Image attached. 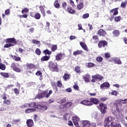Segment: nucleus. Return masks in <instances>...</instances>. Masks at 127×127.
<instances>
[{
    "instance_id": "nucleus-1",
    "label": "nucleus",
    "mask_w": 127,
    "mask_h": 127,
    "mask_svg": "<svg viewBox=\"0 0 127 127\" xmlns=\"http://www.w3.org/2000/svg\"><path fill=\"white\" fill-rule=\"evenodd\" d=\"M115 119L112 117H108L105 119L104 121V127H122L120 123H114Z\"/></svg>"
},
{
    "instance_id": "nucleus-2",
    "label": "nucleus",
    "mask_w": 127,
    "mask_h": 127,
    "mask_svg": "<svg viewBox=\"0 0 127 127\" xmlns=\"http://www.w3.org/2000/svg\"><path fill=\"white\" fill-rule=\"evenodd\" d=\"M115 102H116V103L114 104V106H116V110L117 111L116 114L119 116L118 119L123 121L124 120V115L120 113V109H119L118 105H120V104H127V98L124 100H122L121 99H116Z\"/></svg>"
},
{
    "instance_id": "nucleus-3",
    "label": "nucleus",
    "mask_w": 127,
    "mask_h": 127,
    "mask_svg": "<svg viewBox=\"0 0 127 127\" xmlns=\"http://www.w3.org/2000/svg\"><path fill=\"white\" fill-rule=\"evenodd\" d=\"M30 108H34V109H38V110H43V111H46L47 106H42V103L39 102L36 104L35 102H32L29 104Z\"/></svg>"
},
{
    "instance_id": "nucleus-4",
    "label": "nucleus",
    "mask_w": 127,
    "mask_h": 127,
    "mask_svg": "<svg viewBox=\"0 0 127 127\" xmlns=\"http://www.w3.org/2000/svg\"><path fill=\"white\" fill-rule=\"evenodd\" d=\"M5 41L7 43L4 46V48H8V47H11V46H14L16 44V41L14 38H8L5 40Z\"/></svg>"
},
{
    "instance_id": "nucleus-5",
    "label": "nucleus",
    "mask_w": 127,
    "mask_h": 127,
    "mask_svg": "<svg viewBox=\"0 0 127 127\" xmlns=\"http://www.w3.org/2000/svg\"><path fill=\"white\" fill-rule=\"evenodd\" d=\"M73 123L76 127H80V124H79V122H80V118L76 115L72 117Z\"/></svg>"
},
{
    "instance_id": "nucleus-6",
    "label": "nucleus",
    "mask_w": 127,
    "mask_h": 127,
    "mask_svg": "<svg viewBox=\"0 0 127 127\" xmlns=\"http://www.w3.org/2000/svg\"><path fill=\"white\" fill-rule=\"evenodd\" d=\"M91 82H99V81L102 80L103 76L99 74H96L92 76Z\"/></svg>"
},
{
    "instance_id": "nucleus-7",
    "label": "nucleus",
    "mask_w": 127,
    "mask_h": 127,
    "mask_svg": "<svg viewBox=\"0 0 127 127\" xmlns=\"http://www.w3.org/2000/svg\"><path fill=\"white\" fill-rule=\"evenodd\" d=\"M50 69L51 71L58 72V68H57V64H54L53 62L50 63Z\"/></svg>"
},
{
    "instance_id": "nucleus-8",
    "label": "nucleus",
    "mask_w": 127,
    "mask_h": 127,
    "mask_svg": "<svg viewBox=\"0 0 127 127\" xmlns=\"http://www.w3.org/2000/svg\"><path fill=\"white\" fill-rule=\"evenodd\" d=\"M80 127H90V122L88 120L80 121Z\"/></svg>"
},
{
    "instance_id": "nucleus-9",
    "label": "nucleus",
    "mask_w": 127,
    "mask_h": 127,
    "mask_svg": "<svg viewBox=\"0 0 127 127\" xmlns=\"http://www.w3.org/2000/svg\"><path fill=\"white\" fill-rule=\"evenodd\" d=\"M81 105H84V106H88V107H91L93 106V104L91 102L90 99L84 100L80 102Z\"/></svg>"
},
{
    "instance_id": "nucleus-10",
    "label": "nucleus",
    "mask_w": 127,
    "mask_h": 127,
    "mask_svg": "<svg viewBox=\"0 0 127 127\" xmlns=\"http://www.w3.org/2000/svg\"><path fill=\"white\" fill-rule=\"evenodd\" d=\"M99 106H100L101 113L102 114H106V112H107V109L106 105L103 103H100L99 104Z\"/></svg>"
},
{
    "instance_id": "nucleus-11",
    "label": "nucleus",
    "mask_w": 127,
    "mask_h": 127,
    "mask_svg": "<svg viewBox=\"0 0 127 127\" xmlns=\"http://www.w3.org/2000/svg\"><path fill=\"white\" fill-rule=\"evenodd\" d=\"M19 66V64H15L14 63H13L11 65V68H12L13 70L14 71H15V72H20V69L18 68Z\"/></svg>"
},
{
    "instance_id": "nucleus-12",
    "label": "nucleus",
    "mask_w": 127,
    "mask_h": 127,
    "mask_svg": "<svg viewBox=\"0 0 127 127\" xmlns=\"http://www.w3.org/2000/svg\"><path fill=\"white\" fill-rule=\"evenodd\" d=\"M108 45V43L106 41H101L98 43L99 48H102V47H105Z\"/></svg>"
},
{
    "instance_id": "nucleus-13",
    "label": "nucleus",
    "mask_w": 127,
    "mask_h": 127,
    "mask_svg": "<svg viewBox=\"0 0 127 127\" xmlns=\"http://www.w3.org/2000/svg\"><path fill=\"white\" fill-rule=\"evenodd\" d=\"M44 91H42L41 93H39L38 95L36 96V99H39V100H41L43 98L45 97Z\"/></svg>"
},
{
    "instance_id": "nucleus-14",
    "label": "nucleus",
    "mask_w": 127,
    "mask_h": 127,
    "mask_svg": "<svg viewBox=\"0 0 127 127\" xmlns=\"http://www.w3.org/2000/svg\"><path fill=\"white\" fill-rule=\"evenodd\" d=\"M98 34L100 36H106L107 33L105 31L101 29L98 31Z\"/></svg>"
},
{
    "instance_id": "nucleus-15",
    "label": "nucleus",
    "mask_w": 127,
    "mask_h": 127,
    "mask_svg": "<svg viewBox=\"0 0 127 127\" xmlns=\"http://www.w3.org/2000/svg\"><path fill=\"white\" fill-rule=\"evenodd\" d=\"M26 124L28 127H33V121L32 120L28 119L27 120Z\"/></svg>"
},
{
    "instance_id": "nucleus-16",
    "label": "nucleus",
    "mask_w": 127,
    "mask_h": 127,
    "mask_svg": "<svg viewBox=\"0 0 127 127\" xmlns=\"http://www.w3.org/2000/svg\"><path fill=\"white\" fill-rule=\"evenodd\" d=\"M90 41L93 42V43H98V42L99 41V38H98L97 36H93Z\"/></svg>"
},
{
    "instance_id": "nucleus-17",
    "label": "nucleus",
    "mask_w": 127,
    "mask_h": 127,
    "mask_svg": "<svg viewBox=\"0 0 127 127\" xmlns=\"http://www.w3.org/2000/svg\"><path fill=\"white\" fill-rule=\"evenodd\" d=\"M90 102H91V103H92V105L93 104H94L95 105H98V104H99V100H98V99H97V98L90 99Z\"/></svg>"
},
{
    "instance_id": "nucleus-18",
    "label": "nucleus",
    "mask_w": 127,
    "mask_h": 127,
    "mask_svg": "<svg viewBox=\"0 0 127 127\" xmlns=\"http://www.w3.org/2000/svg\"><path fill=\"white\" fill-rule=\"evenodd\" d=\"M44 94H45V98H49L50 97V95L52 94V90H49V91H44Z\"/></svg>"
},
{
    "instance_id": "nucleus-19",
    "label": "nucleus",
    "mask_w": 127,
    "mask_h": 127,
    "mask_svg": "<svg viewBox=\"0 0 127 127\" xmlns=\"http://www.w3.org/2000/svg\"><path fill=\"white\" fill-rule=\"evenodd\" d=\"M36 111V109L34 108H29L25 110V113L26 114H30V113H33Z\"/></svg>"
},
{
    "instance_id": "nucleus-20",
    "label": "nucleus",
    "mask_w": 127,
    "mask_h": 127,
    "mask_svg": "<svg viewBox=\"0 0 127 127\" xmlns=\"http://www.w3.org/2000/svg\"><path fill=\"white\" fill-rule=\"evenodd\" d=\"M63 57H64V54L60 53L56 56V60L59 61V60H61Z\"/></svg>"
},
{
    "instance_id": "nucleus-21",
    "label": "nucleus",
    "mask_w": 127,
    "mask_h": 127,
    "mask_svg": "<svg viewBox=\"0 0 127 127\" xmlns=\"http://www.w3.org/2000/svg\"><path fill=\"white\" fill-rule=\"evenodd\" d=\"M110 83L109 82H104L100 86V88L103 89V88H109Z\"/></svg>"
},
{
    "instance_id": "nucleus-22",
    "label": "nucleus",
    "mask_w": 127,
    "mask_h": 127,
    "mask_svg": "<svg viewBox=\"0 0 127 127\" xmlns=\"http://www.w3.org/2000/svg\"><path fill=\"white\" fill-rule=\"evenodd\" d=\"M80 45H81V47L85 50V51H88V48L87 47V45L86 44L84 43L83 42H81L80 43Z\"/></svg>"
},
{
    "instance_id": "nucleus-23",
    "label": "nucleus",
    "mask_w": 127,
    "mask_h": 127,
    "mask_svg": "<svg viewBox=\"0 0 127 127\" xmlns=\"http://www.w3.org/2000/svg\"><path fill=\"white\" fill-rule=\"evenodd\" d=\"M72 106V102H68L65 104L64 106H63V105H61V109H62L63 108H69V107H71Z\"/></svg>"
},
{
    "instance_id": "nucleus-24",
    "label": "nucleus",
    "mask_w": 127,
    "mask_h": 127,
    "mask_svg": "<svg viewBox=\"0 0 127 127\" xmlns=\"http://www.w3.org/2000/svg\"><path fill=\"white\" fill-rule=\"evenodd\" d=\"M65 102H66L65 98H60L58 100V102L60 104H63V103H65Z\"/></svg>"
},
{
    "instance_id": "nucleus-25",
    "label": "nucleus",
    "mask_w": 127,
    "mask_h": 127,
    "mask_svg": "<svg viewBox=\"0 0 127 127\" xmlns=\"http://www.w3.org/2000/svg\"><path fill=\"white\" fill-rule=\"evenodd\" d=\"M113 60L115 61L116 64H122V61L118 58H113Z\"/></svg>"
},
{
    "instance_id": "nucleus-26",
    "label": "nucleus",
    "mask_w": 127,
    "mask_h": 127,
    "mask_svg": "<svg viewBox=\"0 0 127 127\" xmlns=\"http://www.w3.org/2000/svg\"><path fill=\"white\" fill-rule=\"evenodd\" d=\"M90 75H86L83 76V79L85 82H90Z\"/></svg>"
},
{
    "instance_id": "nucleus-27",
    "label": "nucleus",
    "mask_w": 127,
    "mask_h": 127,
    "mask_svg": "<svg viewBox=\"0 0 127 127\" xmlns=\"http://www.w3.org/2000/svg\"><path fill=\"white\" fill-rule=\"evenodd\" d=\"M114 36L118 37L120 36V31L115 30L113 32Z\"/></svg>"
},
{
    "instance_id": "nucleus-28",
    "label": "nucleus",
    "mask_w": 127,
    "mask_h": 127,
    "mask_svg": "<svg viewBox=\"0 0 127 127\" xmlns=\"http://www.w3.org/2000/svg\"><path fill=\"white\" fill-rule=\"evenodd\" d=\"M50 58V56H46L42 58L41 61H42V62H43V61H47L48 60H49Z\"/></svg>"
},
{
    "instance_id": "nucleus-29",
    "label": "nucleus",
    "mask_w": 127,
    "mask_h": 127,
    "mask_svg": "<svg viewBox=\"0 0 127 127\" xmlns=\"http://www.w3.org/2000/svg\"><path fill=\"white\" fill-rule=\"evenodd\" d=\"M95 64L92 63H88L86 64V66L88 68H92V67H95Z\"/></svg>"
},
{
    "instance_id": "nucleus-30",
    "label": "nucleus",
    "mask_w": 127,
    "mask_h": 127,
    "mask_svg": "<svg viewBox=\"0 0 127 127\" xmlns=\"http://www.w3.org/2000/svg\"><path fill=\"white\" fill-rule=\"evenodd\" d=\"M26 67L28 68V69H30V70H32V69H34L35 66L33 64H27Z\"/></svg>"
},
{
    "instance_id": "nucleus-31",
    "label": "nucleus",
    "mask_w": 127,
    "mask_h": 127,
    "mask_svg": "<svg viewBox=\"0 0 127 127\" xmlns=\"http://www.w3.org/2000/svg\"><path fill=\"white\" fill-rule=\"evenodd\" d=\"M40 10L43 15V16H45V11L44 10V7L42 6H40Z\"/></svg>"
},
{
    "instance_id": "nucleus-32",
    "label": "nucleus",
    "mask_w": 127,
    "mask_h": 127,
    "mask_svg": "<svg viewBox=\"0 0 127 127\" xmlns=\"http://www.w3.org/2000/svg\"><path fill=\"white\" fill-rule=\"evenodd\" d=\"M82 52H83L82 51L77 50L73 53V55L77 56V55H79V54H82Z\"/></svg>"
},
{
    "instance_id": "nucleus-33",
    "label": "nucleus",
    "mask_w": 127,
    "mask_h": 127,
    "mask_svg": "<svg viewBox=\"0 0 127 127\" xmlns=\"http://www.w3.org/2000/svg\"><path fill=\"white\" fill-rule=\"evenodd\" d=\"M84 7V3L83 2H80L78 5H77V8L78 9H82Z\"/></svg>"
},
{
    "instance_id": "nucleus-34",
    "label": "nucleus",
    "mask_w": 127,
    "mask_h": 127,
    "mask_svg": "<svg viewBox=\"0 0 127 127\" xmlns=\"http://www.w3.org/2000/svg\"><path fill=\"white\" fill-rule=\"evenodd\" d=\"M111 12L114 13V15H117L118 13H119V11H118V8L111 10Z\"/></svg>"
},
{
    "instance_id": "nucleus-35",
    "label": "nucleus",
    "mask_w": 127,
    "mask_h": 127,
    "mask_svg": "<svg viewBox=\"0 0 127 127\" xmlns=\"http://www.w3.org/2000/svg\"><path fill=\"white\" fill-rule=\"evenodd\" d=\"M64 120L67 121L70 119V114H65L64 116Z\"/></svg>"
},
{
    "instance_id": "nucleus-36",
    "label": "nucleus",
    "mask_w": 127,
    "mask_h": 127,
    "mask_svg": "<svg viewBox=\"0 0 127 127\" xmlns=\"http://www.w3.org/2000/svg\"><path fill=\"white\" fill-rule=\"evenodd\" d=\"M32 42L34 44L37 45L38 46H40V41H36V40H32Z\"/></svg>"
},
{
    "instance_id": "nucleus-37",
    "label": "nucleus",
    "mask_w": 127,
    "mask_h": 127,
    "mask_svg": "<svg viewBox=\"0 0 127 127\" xmlns=\"http://www.w3.org/2000/svg\"><path fill=\"white\" fill-rule=\"evenodd\" d=\"M63 78L64 80V81H67L69 78H70V75L68 74H64V76H63Z\"/></svg>"
},
{
    "instance_id": "nucleus-38",
    "label": "nucleus",
    "mask_w": 127,
    "mask_h": 127,
    "mask_svg": "<svg viewBox=\"0 0 127 127\" xmlns=\"http://www.w3.org/2000/svg\"><path fill=\"white\" fill-rule=\"evenodd\" d=\"M11 57L13 58V60H15V61H20V57L15 56H11Z\"/></svg>"
},
{
    "instance_id": "nucleus-39",
    "label": "nucleus",
    "mask_w": 127,
    "mask_h": 127,
    "mask_svg": "<svg viewBox=\"0 0 127 127\" xmlns=\"http://www.w3.org/2000/svg\"><path fill=\"white\" fill-rule=\"evenodd\" d=\"M3 104H4L5 105H10L11 102H10V100L6 99L3 101Z\"/></svg>"
},
{
    "instance_id": "nucleus-40",
    "label": "nucleus",
    "mask_w": 127,
    "mask_h": 127,
    "mask_svg": "<svg viewBox=\"0 0 127 127\" xmlns=\"http://www.w3.org/2000/svg\"><path fill=\"white\" fill-rule=\"evenodd\" d=\"M0 75L2 76V77H4L5 78H8V74L6 72H1L0 73Z\"/></svg>"
},
{
    "instance_id": "nucleus-41",
    "label": "nucleus",
    "mask_w": 127,
    "mask_h": 127,
    "mask_svg": "<svg viewBox=\"0 0 127 127\" xmlns=\"http://www.w3.org/2000/svg\"><path fill=\"white\" fill-rule=\"evenodd\" d=\"M51 50L53 52H55V51L57 50V45H54L52 46Z\"/></svg>"
},
{
    "instance_id": "nucleus-42",
    "label": "nucleus",
    "mask_w": 127,
    "mask_h": 127,
    "mask_svg": "<svg viewBox=\"0 0 127 127\" xmlns=\"http://www.w3.org/2000/svg\"><path fill=\"white\" fill-rule=\"evenodd\" d=\"M40 14L39 13H37L35 14V16L34 17L36 19H40L41 17Z\"/></svg>"
},
{
    "instance_id": "nucleus-43",
    "label": "nucleus",
    "mask_w": 127,
    "mask_h": 127,
    "mask_svg": "<svg viewBox=\"0 0 127 127\" xmlns=\"http://www.w3.org/2000/svg\"><path fill=\"white\" fill-rule=\"evenodd\" d=\"M121 19H122V17L121 16H117L115 17L114 20L116 22H119V21H121Z\"/></svg>"
},
{
    "instance_id": "nucleus-44",
    "label": "nucleus",
    "mask_w": 127,
    "mask_h": 127,
    "mask_svg": "<svg viewBox=\"0 0 127 127\" xmlns=\"http://www.w3.org/2000/svg\"><path fill=\"white\" fill-rule=\"evenodd\" d=\"M121 7H123V8H125L127 6V1H125L124 2H122Z\"/></svg>"
},
{
    "instance_id": "nucleus-45",
    "label": "nucleus",
    "mask_w": 127,
    "mask_h": 127,
    "mask_svg": "<svg viewBox=\"0 0 127 127\" xmlns=\"http://www.w3.org/2000/svg\"><path fill=\"white\" fill-rule=\"evenodd\" d=\"M54 6H55V7H56V8H59V7H60V4H59V3H58V0L55 1V3H54Z\"/></svg>"
},
{
    "instance_id": "nucleus-46",
    "label": "nucleus",
    "mask_w": 127,
    "mask_h": 127,
    "mask_svg": "<svg viewBox=\"0 0 127 127\" xmlns=\"http://www.w3.org/2000/svg\"><path fill=\"white\" fill-rule=\"evenodd\" d=\"M103 60V57L99 56L96 58V61L97 62H102Z\"/></svg>"
},
{
    "instance_id": "nucleus-47",
    "label": "nucleus",
    "mask_w": 127,
    "mask_h": 127,
    "mask_svg": "<svg viewBox=\"0 0 127 127\" xmlns=\"http://www.w3.org/2000/svg\"><path fill=\"white\" fill-rule=\"evenodd\" d=\"M67 10L69 13H75L76 12V11L75 10H73L71 8H67Z\"/></svg>"
},
{
    "instance_id": "nucleus-48",
    "label": "nucleus",
    "mask_w": 127,
    "mask_h": 127,
    "mask_svg": "<svg viewBox=\"0 0 127 127\" xmlns=\"http://www.w3.org/2000/svg\"><path fill=\"white\" fill-rule=\"evenodd\" d=\"M28 11H29L28 8H25L23 10H22L21 12L23 14L24 13H27V12H28Z\"/></svg>"
},
{
    "instance_id": "nucleus-49",
    "label": "nucleus",
    "mask_w": 127,
    "mask_h": 127,
    "mask_svg": "<svg viewBox=\"0 0 127 127\" xmlns=\"http://www.w3.org/2000/svg\"><path fill=\"white\" fill-rule=\"evenodd\" d=\"M80 67L79 66H76L74 68V70L76 73H80Z\"/></svg>"
},
{
    "instance_id": "nucleus-50",
    "label": "nucleus",
    "mask_w": 127,
    "mask_h": 127,
    "mask_svg": "<svg viewBox=\"0 0 127 127\" xmlns=\"http://www.w3.org/2000/svg\"><path fill=\"white\" fill-rule=\"evenodd\" d=\"M44 53H45V54H47L48 55H50L51 54V52L48 49H46L44 51Z\"/></svg>"
},
{
    "instance_id": "nucleus-51",
    "label": "nucleus",
    "mask_w": 127,
    "mask_h": 127,
    "mask_svg": "<svg viewBox=\"0 0 127 127\" xmlns=\"http://www.w3.org/2000/svg\"><path fill=\"white\" fill-rule=\"evenodd\" d=\"M0 69L1 70H5V65L2 64H0Z\"/></svg>"
},
{
    "instance_id": "nucleus-52",
    "label": "nucleus",
    "mask_w": 127,
    "mask_h": 127,
    "mask_svg": "<svg viewBox=\"0 0 127 127\" xmlns=\"http://www.w3.org/2000/svg\"><path fill=\"white\" fill-rule=\"evenodd\" d=\"M36 75L37 76H40V77H42V72L40 70H38L36 73Z\"/></svg>"
},
{
    "instance_id": "nucleus-53",
    "label": "nucleus",
    "mask_w": 127,
    "mask_h": 127,
    "mask_svg": "<svg viewBox=\"0 0 127 127\" xmlns=\"http://www.w3.org/2000/svg\"><path fill=\"white\" fill-rule=\"evenodd\" d=\"M7 97H8V95H6V94L4 93L3 95L2 96V98L5 100L7 99Z\"/></svg>"
},
{
    "instance_id": "nucleus-54",
    "label": "nucleus",
    "mask_w": 127,
    "mask_h": 127,
    "mask_svg": "<svg viewBox=\"0 0 127 127\" xmlns=\"http://www.w3.org/2000/svg\"><path fill=\"white\" fill-rule=\"evenodd\" d=\"M35 52L37 55H40V54H41V51L39 49H36Z\"/></svg>"
},
{
    "instance_id": "nucleus-55",
    "label": "nucleus",
    "mask_w": 127,
    "mask_h": 127,
    "mask_svg": "<svg viewBox=\"0 0 127 127\" xmlns=\"http://www.w3.org/2000/svg\"><path fill=\"white\" fill-rule=\"evenodd\" d=\"M111 94L117 97L118 96V92L116 90H114L111 92Z\"/></svg>"
},
{
    "instance_id": "nucleus-56",
    "label": "nucleus",
    "mask_w": 127,
    "mask_h": 127,
    "mask_svg": "<svg viewBox=\"0 0 127 127\" xmlns=\"http://www.w3.org/2000/svg\"><path fill=\"white\" fill-rule=\"evenodd\" d=\"M57 85L59 88H61V87H62V83L60 81H58L57 82Z\"/></svg>"
},
{
    "instance_id": "nucleus-57",
    "label": "nucleus",
    "mask_w": 127,
    "mask_h": 127,
    "mask_svg": "<svg viewBox=\"0 0 127 127\" xmlns=\"http://www.w3.org/2000/svg\"><path fill=\"white\" fill-rule=\"evenodd\" d=\"M89 17V13H85L83 15L82 18L85 19L88 18Z\"/></svg>"
},
{
    "instance_id": "nucleus-58",
    "label": "nucleus",
    "mask_w": 127,
    "mask_h": 127,
    "mask_svg": "<svg viewBox=\"0 0 127 127\" xmlns=\"http://www.w3.org/2000/svg\"><path fill=\"white\" fill-rule=\"evenodd\" d=\"M97 127V125L96 124V123H90L89 127Z\"/></svg>"
},
{
    "instance_id": "nucleus-59",
    "label": "nucleus",
    "mask_w": 127,
    "mask_h": 127,
    "mask_svg": "<svg viewBox=\"0 0 127 127\" xmlns=\"http://www.w3.org/2000/svg\"><path fill=\"white\" fill-rule=\"evenodd\" d=\"M105 58H110L111 57V55L109 53H106L105 54Z\"/></svg>"
},
{
    "instance_id": "nucleus-60",
    "label": "nucleus",
    "mask_w": 127,
    "mask_h": 127,
    "mask_svg": "<svg viewBox=\"0 0 127 127\" xmlns=\"http://www.w3.org/2000/svg\"><path fill=\"white\" fill-rule=\"evenodd\" d=\"M77 38V37L75 36H70L69 37V39L70 40H74V39H76Z\"/></svg>"
},
{
    "instance_id": "nucleus-61",
    "label": "nucleus",
    "mask_w": 127,
    "mask_h": 127,
    "mask_svg": "<svg viewBox=\"0 0 127 127\" xmlns=\"http://www.w3.org/2000/svg\"><path fill=\"white\" fill-rule=\"evenodd\" d=\"M65 91L67 93H71V92H72V89H71V88H68L65 89Z\"/></svg>"
},
{
    "instance_id": "nucleus-62",
    "label": "nucleus",
    "mask_w": 127,
    "mask_h": 127,
    "mask_svg": "<svg viewBox=\"0 0 127 127\" xmlns=\"http://www.w3.org/2000/svg\"><path fill=\"white\" fill-rule=\"evenodd\" d=\"M14 92L15 94H16L17 95L19 94V91H18V89H17V88H14Z\"/></svg>"
},
{
    "instance_id": "nucleus-63",
    "label": "nucleus",
    "mask_w": 127,
    "mask_h": 127,
    "mask_svg": "<svg viewBox=\"0 0 127 127\" xmlns=\"http://www.w3.org/2000/svg\"><path fill=\"white\" fill-rule=\"evenodd\" d=\"M73 88L75 90H79V86L76 84L73 85Z\"/></svg>"
},
{
    "instance_id": "nucleus-64",
    "label": "nucleus",
    "mask_w": 127,
    "mask_h": 127,
    "mask_svg": "<svg viewBox=\"0 0 127 127\" xmlns=\"http://www.w3.org/2000/svg\"><path fill=\"white\" fill-rule=\"evenodd\" d=\"M9 12H10L9 9H6L5 11V14H6V15H9Z\"/></svg>"
}]
</instances>
